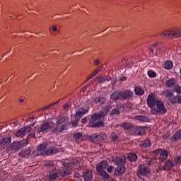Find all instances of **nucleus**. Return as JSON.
I'll return each mask as SVG.
<instances>
[{
	"label": "nucleus",
	"instance_id": "nucleus-17",
	"mask_svg": "<svg viewBox=\"0 0 181 181\" xmlns=\"http://www.w3.org/2000/svg\"><path fill=\"white\" fill-rule=\"evenodd\" d=\"M73 136L76 144H81V142L84 141V136H83V133L75 132L73 134Z\"/></svg>",
	"mask_w": 181,
	"mask_h": 181
},
{
	"label": "nucleus",
	"instance_id": "nucleus-4",
	"mask_svg": "<svg viewBox=\"0 0 181 181\" xmlns=\"http://www.w3.org/2000/svg\"><path fill=\"white\" fill-rule=\"evenodd\" d=\"M107 135L105 133L100 132V133H95L92 136H89V139L93 144H100V142H103L104 139H106Z\"/></svg>",
	"mask_w": 181,
	"mask_h": 181
},
{
	"label": "nucleus",
	"instance_id": "nucleus-44",
	"mask_svg": "<svg viewBox=\"0 0 181 181\" xmlns=\"http://www.w3.org/2000/svg\"><path fill=\"white\" fill-rule=\"evenodd\" d=\"M119 110L116 108L112 110L110 115H119Z\"/></svg>",
	"mask_w": 181,
	"mask_h": 181
},
{
	"label": "nucleus",
	"instance_id": "nucleus-47",
	"mask_svg": "<svg viewBox=\"0 0 181 181\" xmlns=\"http://www.w3.org/2000/svg\"><path fill=\"white\" fill-rule=\"evenodd\" d=\"M174 160L177 165H179V163H181V156L175 157L174 158Z\"/></svg>",
	"mask_w": 181,
	"mask_h": 181
},
{
	"label": "nucleus",
	"instance_id": "nucleus-25",
	"mask_svg": "<svg viewBox=\"0 0 181 181\" xmlns=\"http://www.w3.org/2000/svg\"><path fill=\"white\" fill-rule=\"evenodd\" d=\"M127 159L129 162H136L138 160V156L135 153H129L127 155Z\"/></svg>",
	"mask_w": 181,
	"mask_h": 181
},
{
	"label": "nucleus",
	"instance_id": "nucleus-6",
	"mask_svg": "<svg viewBox=\"0 0 181 181\" xmlns=\"http://www.w3.org/2000/svg\"><path fill=\"white\" fill-rule=\"evenodd\" d=\"M154 155H159L158 160L160 163H163L166 159H168V151L165 149L158 148L153 151Z\"/></svg>",
	"mask_w": 181,
	"mask_h": 181
},
{
	"label": "nucleus",
	"instance_id": "nucleus-60",
	"mask_svg": "<svg viewBox=\"0 0 181 181\" xmlns=\"http://www.w3.org/2000/svg\"><path fill=\"white\" fill-rule=\"evenodd\" d=\"M95 66H98L99 64H100V60H98V59H96V60H95Z\"/></svg>",
	"mask_w": 181,
	"mask_h": 181
},
{
	"label": "nucleus",
	"instance_id": "nucleus-61",
	"mask_svg": "<svg viewBox=\"0 0 181 181\" xmlns=\"http://www.w3.org/2000/svg\"><path fill=\"white\" fill-rule=\"evenodd\" d=\"M19 103H25V98H20L18 100Z\"/></svg>",
	"mask_w": 181,
	"mask_h": 181
},
{
	"label": "nucleus",
	"instance_id": "nucleus-33",
	"mask_svg": "<svg viewBox=\"0 0 181 181\" xmlns=\"http://www.w3.org/2000/svg\"><path fill=\"white\" fill-rule=\"evenodd\" d=\"M134 93L136 95H144V94H145V91L144 90V89L139 87L134 88Z\"/></svg>",
	"mask_w": 181,
	"mask_h": 181
},
{
	"label": "nucleus",
	"instance_id": "nucleus-52",
	"mask_svg": "<svg viewBox=\"0 0 181 181\" xmlns=\"http://www.w3.org/2000/svg\"><path fill=\"white\" fill-rule=\"evenodd\" d=\"M97 72L95 71H94L90 75V77L88 80H91V78H93V77H95V76H97Z\"/></svg>",
	"mask_w": 181,
	"mask_h": 181
},
{
	"label": "nucleus",
	"instance_id": "nucleus-53",
	"mask_svg": "<svg viewBox=\"0 0 181 181\" xmlns=\"http://www.w3.org/2000/svg\"><path fill=\"white\" fill-rule=\"evenodd\" d=\"M103 69H104V67L100 66V67L98 68L96 70H95V71L98 74V73H100V71H103Z\"/></svg>",
	"mask_w": 181,
	"mask_h": 181
},
{
	"label": "nucleus",
	"instance_id": "nucleus-46",
	"mask_svg": "<svg viewBox=\"0 0 181 181\" xmlns=\"http://www.w3.org/2000/svg\"><path fill=\"white\" fill-rule=\"evenodd\" d=\"M62 176H68V175H70V171L67 169H64L62 172Z\"/></svg>",
	"mask_w": 181,
	"mask_h": 181
},
{
	"label": "nucleus",
	"instance_id": "nucleus-38",
	"mask_svg": "<svg viewBox=\"0 0 181 181\" xmlns=\"http://www.w3.org/2000/svg\"><path fill=\"white\" fill-rule=\"evenodd\" d=\"M18 142L21 144V148H22L28 145V144H29V140L28 139H23Z\"/></svg>",
	"mask_w": 181,
	"mask_h": 181
},
{
	"label": "nucleus",
	"instance_id": "nucleus-23",
	"mask_svg": "<svg viewBox=\"0 0 181 181\" xmlns=\"http://www.w3.org/2000/svg\"><path fill=\"white\" fill-rule=\"evenodd\" d=\"M179 139H181V130L177 131L170 138L173 142H177Z\"/></svg>",
	"mask_w": 181,
	"mask_h": 181
},
{
	"label": "nucleus",
	"instance_id": "nucleus-5",
	"mask_svg": "<svg viewBox=\"0 0 181 181\" xmlns=\"http://www.w3.org/2000/svg\"><path fill=\"white\" fill-rule=\"evenodd\" d=\"M160 36L164 37H180L181 30L177 28H173L170 31H165L160 34Z\"/></svg>",
	"mask_w": 181,
	"mask_h": 181
},
{
	"label": "nucleus",
	"instance_id": "nucleus-14",
	"mask_svg": "<svg viewBox=\"0 0 181 181\" xmlns=\"http://www.w3.org/2000/svg\"><path fill=\"white\" fill-rule=\"evenodd\" d=\"M125 173V165H117L113 173L114 176H122Z\"/></svg>",
	"mask_w": 181,
	"mask_h": 181
},
{
	"label": "nucleus",
	"instance_id": "nucleus-10",
	"mask_svg": "<svg viewBox=\"0 0 181 181\" xmlns=\"http://www.w3.org/2000/svg\"><path fill=\"white\" fill-rule=\"evenodd\" d=\"M21 148V143H19V141H13L6 148V151H11V152H19Z\"/></svg>",
	"mask_w": 181,
	"mask_h": 181
},
{
	"label": "nucleus",
	"instance_id": "nucleus-51",
	"mask_svg": "<svg viewBox=\"0 0 181 181\" xmlns=\"http://www.w3.org/2000/svg\"><path fill=\"white\" fill-rule=\"evenodd\" d=\"M72 127H77L78 125V119H76L74 122H71Z\"/></svg>",
	"mask_w": 181,
	"mask_h": 181
},
{
	"label": "nucleus",
	"instance_id": "nucleus-62",
	"mask_svg": "<svg viewBox=\"0 0 181 181\" xmlns=\"http://www.w3.org/2000/svg\"><path fill=\"white\" fill-rule=\"evenodd\" d=\"M86 122H87V118L84 117L83 119H82L83 124H86Z\"/></svg>",
	"mask_w": 181,
	"mask_h": 181
},
{
	"label": "nucleus",
	"instance_id": "nucleus-32",
	"mask_svg": "<svg viewBox=\"0 0 181 181\" xmlns=\"http://www.w3.org/2000/svg\"><path fill=\"white\" fill-rule=\"evenodd\" d=\"M92 128H100V127H104V122L98 121L96 122L90 124Z\"/></svg>",
	"mask_w": 181,
	"mask_h": 181
},
{
	"label": "nucleus",
	"instance_id": "nucleus-40",
	"mask_svg": "<svg viewBox=\"0 0 181 181\" xmlns=\"http://www.w3.org/2000/svg\"><path fill=\"white\" fill-rule=\"evenodd\" d=\"M111 141L112 142L117 144L118 142V136H117L115 134H112Z\"/></svg>",
	"mask_w": 181,
	"mask_h": 181
},
{
	"label": "nucleus",
	"instance_id": "nucleus-11",
	"mask_svg": "<svg viewBox=\"0 0 181 181\" xmlns=\"http://www.w3.org/2000/svg\"><path fill=\"white\" fill-rule=\"evenodd\" d=\"M112 162L117 166L125 165V164L127 163V158L125 157L116 156L112 158Z\"/></svg>",
	"mask_w": 181,
	"mask_h": 181
},
{
	"label": "nucleus",
	"instance_id": "nucleus-41",
	"mask_svg": "<svg viewBox=\"0 0 181 181\" xmlns=\"http://www.w3.org/2000/svg\"><path fill=\"white\" fill-rule=\"evenodd\" d=\"M174 91L177 93V94H181V86L179 85L175 86Z\"/></svg>",
	"mask_w": 181,
	"mask_h": 181
},
{
	"label": "nucleus",
	"instance_id": "nucleus-43",
	"mask_svg": "<svg viewBox=\"0 0 181 181\" xmlns=\"http://www.w3.org/2000/svg\"><path fill=\"white\" fill-rule=\"evenodd\" d=\"M112 109V106L108 105L103 108V111H104V112H106V114H107V113L110 112V110H111Z\"/></svg>",
	"mask_w": 181,
	"mask_h": 181
},
{
	"label": "nucleus",
	"instance_id": "nucleus-21",
	"mask_svg": "<svg viewBox=\"0 0 181 181\" xmlns=\"http://www.w3.org/2000/svg\"><path fill=\"white\" fill-rule=\"evenodd\" d=\"M139 146L140 148H149V146H152V141H151V139H146V140L140 141Z\"/></svg>",
	"mask_w": 181,
	"mask_h": 181
},
{
	"label": "nucleus",
	"instance_id": "nucleus-26",
	"mask_svg": "<svg viewBox=\"0 0 181 181\" xmlns=\"http://www.w3.org/2000/svg\"><path fill=\"white\" fill-rule=\"evenodd\" d=\"M171 104H181V95H174L171 99Z\"/></svg>",
	"mask_w": 181,
	"mask_h": 181
},
{
	"label": "nucleus",
	"instance_id": "nucleus-22",
	"mask_svg": "<svg viewBox=\"0 0 181 181\" xmlns=\"http://www.w3.org/2000/svg\"><path fill=\"white\" fill-rule=\"evenodd\" d=\"M47 146V143L46 142L42 143L37 146V152H40V155H42V156L46 155V153L43 152L42 151H45Z\"/></svg>",
	"mask_w": 181,
	"mask_h": 181
},
{
	"label": "nucleus",
	"instance_id": "nucleus-7",
	"mask_svg": "<svg viewBox=\"0 0 181 181\" xmlns=\"http://www.w3.org/2000/svg\"><path fill=\"white\" fill-rule=\"evenodd\" d=\"M159 100H160L156 99V97L155 96V95H153V93H151L147 96V105L148 107H149V108H151V110H153L154 107H156L158 101Z\"/></svg>",
	"mask_w": 181,
	"mask_h": 181
},
{
	"label": "nucleus",
	"instance_id": "nucleus-31",
	"mask_svg": "<svg viewBox=\"0 0 181 181\" xmlns=\"http://www.w3.org/2000/svg\"><path fill=\"white\" fill-rule=\"evenodd\" d=\"M58 103H59V101L54 103H52L51 105H49L47 106H45V107L38 110V112H40L41 111H46V110H50V108H53V107H56V105H57Z\"/></svg>",
	"mask_w": 181,
	"mask_h": 181
},
{
	"label": "nucleus",
	"instance_id": "nucleus-27",
	"mask_svg": "<svg viewBox=\"0 0 181 181\" xmlns=\"http://www.w3.org/2000/svg\"><path fill=\"white\" fill-rule=\"evenodd\" d=\"M66 121V117L64 116H58L56 119V124L54 123V125H62Z\"/></svg>",
	"mask_w": 181,
	"mask_h": 181
},
{
	"label": "nucleus",
	"instance_id": "nucleus-3",
	"mask_svg": "<svg viewBox=\"0 0 181 181\" xmlns=\"http://www.w3.org/2000/svg\"><path fill=\"white\" fill-rule=\"evenodd\" d=\"M156 107H153V110H151V114L152 115H165L166 114V107H165V104L161 100H158L157 104L156 105Z\"/></svg>",
	"mask_w": 181,
	"mask_h": 181
},
{
	"label": "nucleus",
	"instance_id": "nucleus-45",
	"mask_svg": "<svg viewBox=\"0 0 181 181\" xmlns=\"http://www.w3.org/2000/svg\"><path fill=\"white\" fill-rule=\"evenodd\" d=\"M105 81H110V79H104V77L100 76L98 79V83H105Z\"/></svg>",
	"mask_w": 181,
	"mask_h": 181
},
{
	"label": "nucleus",
	"instance_id": "nucleus-36",
	"mask_svg": "<svg viewBox=\"0 0 181 181\" xmlns=\"http://www.w3.org/2000/svg\"><path fill=\"white\" fill-rule=\"evenodd\" d=\"M164 67L166 70H170L173 67V63L170 61H167L164 64Z\"/></svg>",
	"mask_w": 181,
	"mask_h": 181
},
{
	"label": "nucleus",
	"instance_id": "nucleus-55",
	"mask_svg": "<svg viewBox=\"0 0 181 181\" xmlns=\"http://www.w3.org/2000/svg\"><path fill=\"white\" fill-rule=\"evenodd\" d=\"M107 172L108 173H111L112 172V165H110L107 168Z\"/></svg>",
	"mask_w": 181,
	"mask_h": 181
},
{
	"label": "nucleus",
	"instance_id": "nucleus-29",
	"mask_svg": "<svg viewBox=\"0 0 181 181\" xmlns=\"http://www.w3.org/2000/svg\"><path fill=\"white\" fill-rule=\"evenodd\" d=\"M107 100L103 97H98L93 100V103H95V104H105Z\"/></svg>",
	"mask_w": 181,
	"mask_h": 181
},
{
	"label": "nucleus",
	"instance_id": "nucleus-20",
	"mask_svg": "<svg viewBox=\"0 0 181 181\" xmlns=\"http://www.w3.org/2000/svg\"><path fill=\"white\" fill-rule=\"evenodd\" d=\"M83 177L85 181L93 180V171L91 170H86L83 173Z\"/></svg>",
	"mask_w": 181,
	"mask_h": 181
},
{
	"label": "nucleus",
	"instance_id": "nucleus-35",
	"mask_svg": "<svg viewBox=\"0 0 181 181\" xmlns=\"http://www.w3.org/2000/svg\"><path fill=\"white\" fill-rule=\"evenodd\" d=\"M134 119H136V121H141L143 122H146V121H148V117L142 115L135 116Z\"/></svg>",
	"mask_w": 181,
	"mask_h": 181
},
{
	"label": "nucleus",
	"instance_id": "nucleus-58",
	"mask_svg": "<svg viewBox=\"0 0 181 181\" xmlns=\"http://www.w3.org/2000/svg\"><path fill=\"white\" fill-rule=\"evenodd\" d=\"M18 181H25V178H23V177H22L21 175H18Z\"/></svg>",
	"mask_w": 181,
	"mask_h": 181
},
{
	"label": "nucleus",
	"instance_id": "nucleus-19",
	"mask_svg": "<svg viewBox=\"0 0 181 181\" xmlns=\"http://www.w3.org/2000/svg\"><path fill=\"white\" fill-rule=\"evenodd\" d=\"M107 115V113H105L103 111H100L98 113H94L93 115H91V119L93 121H97L98 119H101L102 118H104Z\"/></svg>",
	"mask_w": 181,
	"mask_h": 181
},
{
	"label": "nucleus",
	"instance_id": "nucleus-2",
	"mask_svg": "<svg viewBox=\"0 0 181 181\" xmlns=\"http://www.w3.org/2000/svg\"><path fill=\"white\" fill-rule=\"evenodd\" d=\"M110 98L113 101H118V100H121L122 101L134 100V92L129 89H127L123 91H115L110 95Z\"/></svg>",
	"mask_w": 181,
	"mask_h": 181
},
{
	"label": "nucleus",
	"instance_id": "nucleus-42",
	"mask_svg": "<svg viewBox=\"0 0 181 181\" xmlns=\"http://www.w3.org/2000/svg\"><path fill=\"white\" fill-rule=\"evenodd\" d=\"M83 113L81 112H80V110H78L75 114V119H80V118H81V117H83Z\"/></svg>",
	"mask_w": 181,
	"mask_h": 181
},
{
	"label": "nucleus",
	"instance_id": "nucleus-34",
	"mask_svg": "<svg viewBox=\"0 0 181 181\" xmlns=\"http://www.w3.org/2000/svg\"><path fill=\"white\" fill-rule=\"evenodd\" d=\"M59 152V149L56 147L52 148L50 150H47L46 155H56Z\"/></svg>",
	"mask_w": 181,
	"mask_h": 181
},
{
	"label": "nucleus",
	"instance_id": "nucleus-30",
	"mask_svg": "<svg viewBox=\"0 0 181 181\" xmlns=\"http://www.w3.org/2000/svg\"><path fill=\"white\" fill-rule=\"evenodd\" d=\"M122 128H124V129L129 130L134 129V128L135 127V126H134V124L129 122L122 123Z\"/></svg>",
	"mask_w": 181,
	"mask_h": 181
},
{
	"label": "nucleus",
	"instance_id": "nucleus-28",
	"mask_svg": "<svg viewBox=\"0 0 181 181\" xmlns=\"http://www.w3.org/2000/svg\"><path fill=\"white\" fill-rule=\"evenodd\" d=\"M167 87L172 88L173 86H176V79L171 78L165 81Z\"/></svg>",
	"mask_w": 181,
	"mask_h": 181
},
{
	"label": "nucleus",
	"instance_id": "nucleus-39",
	"mask_svg": "<svg viewBox=\"0 0 181 181\" xmlns=\"http://www.w3.org/2000/svg\"><path fill=\"white\" fill-rule=\"evenodd\" d=\"M166 94V98L169 100L170 103H172V98H173V93L170 92V90H168L165 93Z\"/></svg>",
	"mask_w": 181,
	"mask_h": 181
},
{
	"label": "nucleus",
	"instance_id": "nucleus-59",
	"mask_svg": "<svg viewBox=\"0 0 181 181\" xmlns=\"http://www.w3.org/2000/svg\"><path fill=\"white\" fill-rule=\"evenodd\" d=\"M120 81H127V76H122L120 78Z\"/></svg>",
	"mask_w": 181,
	"mask_h": 181
},
{
	"label": "nucleus",
	"instance_id": "nucleus-18",
	"mask_svg": "<svg viewBox=\"0 0 181 181\" xmlns=\"http://www.w3.org/2000/svg\"><path fill=\"white\" fill-rule=\"evenodd\" d=\"M60 176V172H59V170L57 169H53L49 172V180H54L55 179H57Z\"/></svg>",
	"mask_w": 181,
	"mask_h": 181
},
{
	"label": "nucleus",
	"instance_id": "nucleus-24",
	"mask_svg": "<svg viewBox=\"0 0 181 181\" xmlns=\"http://www.w3.org/2000/svg\"><path fill=\"white\" fill-rule=\"evenodd\" d=\"M173 166H175V164H173V163L170 162V160L168 159V160H165V164L163 165V169L165 171L170 170V169H172V168H173Z\"/></svg>",
	"mask_w": 181,
	"mask_h": 181
},
{
	"label": "nucleus",
	"instance_id": "nucleus-54",
	"mask_svg": "<svg viewBox=\"0 0 181 181\" xmlns=\"http://www.w3.org/2000/svg\"><path fill=\"white\" fill-rule=\"evenodd\" d=\"M69 108H70V105H69V103H66L64 105V110H66V111H68Z\"/></svg>",
	"mask_w": 181,
	"mask_h": 181
},
{
	"label": "nucleus",
	"instance_id": "nucleus-8",
	"mask_svg": "<svg viewBox=\"0 0 181 181\" xmlns=\"http://www.w3.org/2000/svg\"><path fill=\"white\" fill-rule=\"evenodd\" d=\"M151 173V168L145 165H140L137 170V176L142 177V176H146Z\"/></svg>",
	"mask_w": 181,
	"mask_h": 181
},
{
	"label": "nucleus",
	"instance_id": "nucleus-64",
	"mask_svg": "<svg viewBox=\"0 0 181 181\" xmlns=\"http://www.w3.org/2000/svg\"><path fill=\"white\" fill-rule=\"evenodd\" d=\"M158 45H159V43H155L153 45V47H156V46H158Z\"/></svg>",
	"mask_w": 181,
	"mask_h": 181
},
{
	"label": "nucleus",
	"instance_id": "nucleus-37",
	"mask_svg": "<svg viewBox=\"0 0 181 181\" xmlns=\"http://www.w3.org/2000/svg\"><path fill=\"white\" fill-rule=\"evenodd\" d=\"M147 74L150 78H155V77H156V72L152 70H148Z\"/></svg>",
	"mask_w": 181,
	"mask_h": 181
},
{
	"label": "nucleus",
	"instance_id": "nucleus-49",
	"mask_svg": "<svg viewBox=\"0 0 181 181\" xmlns=\"http://www.w3.org/2000/svg\"><path fill=\"white\" fill-rule=\"evenodd\" d=\"M36 136V134L35 133L30 134L27 136V139L29 141L31 138H35Z\"/></svg>",
	"mask_w": 181,
	"mask_h": 181
},
{
	"label": "nucleus",
	"instance_id": "nucleus-63",
	"mask_svg": "<svg viewBox=\"0 0 181 181\" xmlns=\"http://www.w3.org/2000/svg\"><path fill=\"white\" fill-rule=\"evenodd\" d=\"M52 29L54 32H57V28L56 26L52 27Z\"/></svg>",
	"mask_w": 181,
	"mask_h": 181
},
{
	"label": "nucleus",
	"instance_id": "nucleus-57",
	"mask_svg": "<svg viewBox=\"0 0 181 181\" xmlns=\"http://www.w3.org/2000/svg\"><path fill=\"white\" fill-rule=\"evenodd\" d=\"M158 52H165V48H163V47H159Z\"/></svg>",
	"mask_w": 181,
	"mask_h": 181
},
{
	"label": "nucleus",
	"instance_id": "nucleus-16",
	"mask_svg": "<svg viewBox=\"0 0 181 181\" xmlns=\"http://www.w3.org/2000/svg\"><path fill=\"white\" fill-rule=\"evenodd\" d=\"M12 141V138L11 136H7L4 138L3 139H0V146L1 148H3L5 149L9 144H11V141Z\"/></svg>",
	"mask_w": 181,
	"mask_h": 181
},
{
	"label": "nucleus",
	"instance_id": "nucleus-15",
	"mask_svg": "<svg viewBox=\"0 0 181 181\" xmlns=\"http://www.w3.org/2000/svg\"><path fill=\"white\" fill-rule=\"evenodd\" d=\"M133 129V134L136 136H142V135H145V129L142 127L136 126Z\"/></svg>",
	"mask_w": 181,
	"mask_h": 181
},
{
	"label": "nucleus",
	"instance_id": "nucleus-12",
	"mask_svg": "<svg viewBox=\"0 0 181 181\" xmlns=\"http://www.w3.org/2000/svg\"><path fill=\"white\" fill-rule=\"evenodd\" d=\"M80 158H74L71 162H69V160H64L63 162V165L65 168H72L74 165H78L80 163Z\"/></svg>",
	"mask_w": 181,
	"mask_h": 181
},
{
	"label": "nucleus",
	"instance_id": "nucleus-1",
	"mask_svg": "<svg viewBox=\"0 0 181 181\" xmlns=\"http://www.w3.org/2000/svg\"><path fill=\"white\" fill-rule=\"evenodd\" d=\"M63 131H69V124L65 123L60 127L59 124H54L53 122L45 121L38 128V134L52 132L54 135H58V134H62Z\"/></svg>",
	"mask_w": 181,
	"mask_h": 181
},
{
	"label": "nucleus",
	"instance_id": "nucleus-50",
	"mask_svg": "<svg viewBox=\"0 0 181 181\" xmlns=\"http://www.w3.org/2000/svg\"><path fill=\"white\" fill-rule=\"evenodd\" d=\"M54 163H53L52 161H47L46 163H45V165L46 166H49V168H52V166H54Z\"/></svg>",
	"mask_w": 181,
	"mask_h": 181
},
{
	"label": "nucleus",
	"instance_id": "nucleus-56",
	"mask_svg": "<svg viewBox=\"0 0 181 181\" xmlns=\"http://www.w3.org/2000/svg\"><path fill=\"white\" fill-rule=\"evenodd\" d=\"M79 111H80V112L82 113L83 115H84V114H87V112H88L87 110H86V109H81Z\"/></svg>",
	"mask_w": 181,
	"mask_h": 181
},
{
	"label": "nucleus",
	"instance_id": "nucleus-48",
	"mask_svg": "<svg viewBox=\"0 0 181 181\" xmlns=\"http://www.w3.org/2000/svg\"><path fill=\"white\" fill-rule=\"evenodd\" d=\"M74 177L77 179V181H81V176H80L79 173H76L74 174Z\"/></svg>",
	"mask_w": 181,
	"mask_h": 181
},
{
	"label": "nucleus",
	"instance_id": "nucleus-13",
	"mask_svg": "<svg viewBox=\"0 0 181 181\" xmlns=\"http://www.w3.org/2000/svg\"><path fill=\"white\" fill-rule=\"evenodd\" d=\"M107 168H108V163L105 160H103L97 165L96 171L98 173H100L101 172H104V169H107Z\"/></svg>",
	"mask_w": 181,
	"mask_h": 181
},
{
	"label": "nucleus",
	"instance_id": "nucleus-9",
	"mask_svg": "<svg viewBox=\"0 0 181 181\" xmlns=\"http://www.w3.org/2000/svg\"><path fill=\"white\" fill-rule=\"evenodd\" d=\"M30 131H32V127L30 126L22 127L17 131L16 136L18 138H23V136H25V135L29 134Z\"/></svg>",
	"mask_w": 181,
	"mask_h": 181
}]
</instances>
